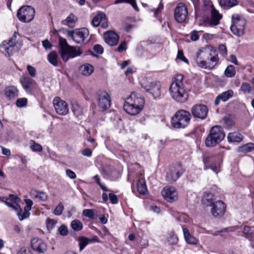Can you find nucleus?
Here are the masks:
<instances>
[{"instance_id":"5701e85b","label":"nucleus","mask_w":254,"mask_h":254,"mask_svg":"<svg viewBox=\"0 0 254 254\" xmlns=\"http://www.w3.org/2000/svg\"><path fill=\"white\" fill-rule=\"evenodd\" d=\"M7 198L5 204L11 207L17 214L18 211H20V206L18 204V202H19V198L16 195L10 194L9 195V198Z\"/></svg>"},{"instance_id":"20e7f679","label":"nucleus","mask_w":254,"mask_h":254,"mask_svg":"<svg viewBox=\"0 0 254 254\" xmlns=\"http://www.w3.org/2000/svg\"><path fill=\"white\" fill-rule=\"evenodd\" d=\"M225 133L219 126L212 127L205 140L207 147H213L219 144L225 138Z\"/></svg>"},{"instance_id":"e433bc0d","label":"nucleus","mask_w":254,"mask_h":254,"mask_svg":"<svg viewBox=\"0 0 254 254\" xmlns=\"http://www.w3.org/2000/svg\"><path fill=\"white\" fill-rule=\"evenodd\" d=\"M105 14L104 13H100L94 17L92 21L93 26L97 27L100 25L103 20H105Z\"/></svg>"},{"instance_id":"1a4fd4ad","label":"nucleus","mask_w":254,"mask_h":254,"mask_svg":"<svg viewBox=\"0 0 254 254\" xmlns=\"http://www.w3.org/2000/svg\"><path fill=\"white\" fill-rule=\"evenodd\" d=\"M16 32L14 36L8 41H4L0 45L1 48H3L9 56H12L18 52L20 49V45L16 39Z\"/></svg>"},{"instance_id":"0e129e2a","label":"nucleus","mask_w":254,"mask_h":254,"mask_svg":"<svg viewBox=\"0 0 254 254\" xmlns=\"http://www.w3.org/2000/svg\"><path fill=\"white\" fill-rule=\"evenodd\" d=\"M163 8V5L162 3L160 2L158 4V7L156 8L153 9V11L154 12V16H157V14L161 12Z\"/></svg>"},{"instance_id":"6e6d98bb","label":"nucleus","mask_w":254,"mask_h":254,"mask_svg":"<svg viewBox=\"0 0 254 254\" xmlns=\"http://www.w3.org/2000/svg\"><path fill=\"white\" fill-rule=\"evenodd\" d=\"M109 198L113 204H116L118 202L117 196L114 193H110L109 194Z\"/></svg>"},{"instance_id":"603ef678","label":"nucleus","mask_w":254,"mask_h":254,"mask_svg":"<svg viewBox=\"0 0 254 254\" xmlns=\"http://www.w3.org/2000/svg\"><path fill=\"white\" fill-rule=\"evenodd\" d=\"M241 90L244 93H250L251 91L250 85L248 83H244L241 85Z\"/></svg>"},{"instance_id":"ddd939ff","label":"nucleus","mask_w":254,"mask_h":254,"mask_svg":"<svg viewBox=\"0 0 254 254\" xmlns=\"http://www.w3.org/2000/svg\"><path fill=\"white\" fill-rule=\"evenodd\" d=\"M210 15L204 20V24L207 26H215L220 23V20L222 18V15L220 14L214 6H211Z\"/></svg>"},{"instance_id":"9d476101","label":"nucleus","mask_w":254,"mask_h":254,"mask_svg":"<svg viewBox=\"0 0 254 254\" xmlns=\"http://www.w3.org/2000/svg\"><path fill=\"white\" fill-rule=\"evenodd\" d=\"M185 169L181 164H176L171 166L167 172L166 179L170 182L176 181L184 173Z\"/></svg>"},{"instance_id":"4468645a","label":"nucleus","mask_w":254,"mask_h":254,"mask_svg":"<svg viewBox=\"0 0 254 254\" xmlns=\"http://www.w3.org/2000/svg\"><path fill=\"white\" fill-rule=\"evenodd\" d=\"M188 14V8L185 3H179L174 10V17L178 23H182L187 19Z\"/></svg>"},{"instance_id":"f03ea898","label":"nucleus","mask_w":254,"mask_h":254,"mask_svg":"<svg viewBox=\"0 0 254 254\" xmlns=\"http://www.w3.org/2000/svg\"><path fill=\"white\" fill-rule=\"evenodd\" d=\"M144 99L139 94L132 92L130 96L125 100L124 110L130 115H136L142 110Z\"/></svg>"},{"instance_id":"5fc2aeb1","label":"nucleus","mask_w":254,"mask_h":254,"mask_svg":"<svg viewBox=\"0 0 254 254\" xmlns=\"http://www.w3.org/2000/svg\"><path fill=\"white\" fill-rule=\"evenodd\" d=\"M66 175L71 179H75L76 178V174L70 169H66L65 170Z\"/></svg>"},{"instance_id":"de8ad7c7","label":"nucleus","mask_w":254,"mask_h":254,"mask_svg":"<svg viewBox=\"0 0 254 254\" xmlns=\"http://www.w3.org/2000/svg\"><path fill=\"white\" fill-rule=\"evenodd\" d=\"M64 209V206L62 203L60 202L54 210V213L55 215H61Z\"/></svg>"},{"instance_id":"37998d69","label":"nucleus","mask_w":254,"mask_h":254,"mask_svg":"<svg viewBox=\"0 0 254 254\" xmlns=\"http://www.w3.org/2000/svg\"><path fill=\"white\" fill-rule=\"evenodd\" d=\"M72 111L76 117H78L82 114V108L77 104L72 105Z\"/></svg>"},{"instance_id":"473e14b6","label":"nucleus","mask_w":254,"mask_h":254,"mask_svg":"<svg viewBox=\"0 0 254 254\" xmlns=\"http://www.w3.org/2000/svg\"><path fill=\"white\" fill-rule=\"evenodd\" d=\"M80 70L83 75L89 76L94 71V67L89 64H85L81 66Z\"/></svg>"},{"instance_id":"7ed1b4c3","label":"nucleus","mask_w":254,"mask_h":254,"mask_svg":"<svg viewBox=\"0 0 254 254\" xmlns=\"http://www.w3.org/2000/svg\"><path fill=\"white\" fill-rule=\"evenodd\" d=\"M59 53L64 62L82 54V52L79 47L69 46L66 40L62 37L59 38Z\"/></svg>"},{"instance_id":"13d9d810","label":"nucleus","mask_w":254,"mask_h":254,"mask_svg":"<svg viewBox=\"0 0 254 254\" xmlns=\"http://www.w3.org/2000/svg\"><path fill=\"white\" fill-rule=\"evenodd\" d=\"M93 49H94V51L98 54H101L103 53L104 49L102 47V46H101L100 45H98V44L95 45L94 46Z\"/></svg>"},{"instance_id":"6e6552de","label":"nucleus","mask_w":254,"mask_h":254,"mask_svg":"<svg viewBox=\"0 0 254 254\" xmlns=\"http://www.w3.org/2000/svg\"><path fill=\"white\" fill-rule=\"evenodd\" d=\"M232 24L230 27L231 32L233 34L241 37L245 33L246 20L243 16L235 14L232 16Z\"/></svg>"},{"instance_id":"2f4dec72","label":"nucleus","mask_w":254,"mask_h":254,"mask_svg":"<svg viewBox=\"0 0 254 254\" xmlns=\"http://www.w3.org/2000/svg\"><path fill=\"white\" fill-rule=\"evenodd\" d=\"M77 20V18L74 14L71 13L65 19L62 21V23L70 27H73Z\"/></svg>"},{"instance_id":"f704fd0d","label":"nucleus","mask_w":254,"mask_h":254,"mask_svg":"<svg viewBox=\"0 0 254 254\" xmlns=\"http://www.w3.org/2000/svg\"><path fill=\"white\" fill-rule=\"evenodd\" d=\"M137 189L140 194H145L147 191L145 181L143 178L138 179L137 183Z\"/></svg>"},{"instance_id":"a878e982","label":"nucleus","mask_w":254,"mask_h":254,"mask_svg":"<svg viewBox=\"0 0 254 254\" xmlns=\"http://www.w3.org/2000/svg\"><path fill=\"white\" fill-rule=\"evenodd\" d=\"M4 94L8 99L11 100L18 96V90L15 86H9L5 88Z\"/></svg>"},{"instance_id":"39448f33","label":"nucleus","mask_w":254,"mask_h":254,"mask_svg":"<svg viewBox=\"0 0 254 254\" xmlns=\"http://www.w3.org/2000/svg\"><path fill=\"white\" fill-rule=\"evenodd\" d=\"M211 52L208 48H203L196 54L194 59L196 65L202 68L211 69L214 65L209 62Z\"/></svg>"},{"instance_id":"f3484780","label":"nucleus","mask_w":254,"mask_h":254,"mask_svg":"<svg viewBox=\"0 0 254 254\" xmlns=\"http://www.w3.org/2000/svg\"><path fill=\"white\" fill-rule=\"evenodd\" d=\"M211 206V213L214 217L220 218L226 211V206L221 200L215 201Z\"/></svg>"},{"instance_id":"09e8293b","label":"nucleus","mask_w":254,"mask_h":254,"mask_svg":"<svg viewBox=\"0 0 254 254\" xmlns=\"http://www.w3.org/2000/svg\"><path fill=\"white\" fill-rule=\"evenodd\" d=\"M223 124L227 127H230L234 125V121L229 117H225L223 119Z\"/></svg>"},{"instance_id":"49530a36","label":"nucleus","mask_w":254,"mask_h":254,"mask_svg":"<svg viewBox=\"0 0 254 254\" xmlns=\"http://www.w3.org/2000/svg\"><path fill=\"white\" fill-rule=\"evenodd\" d=\"M95 210L94 209H86L83 211V215L87 217L93 219L95 215Z\"/></svg>"},{"instance_id":"c756f323","label":"nucleus","mask_w":254,"mask_h":254,"mask_svg":"<svg viewBox=\"0 0 254 254\" xmlns=\"http://www.w3.org/2000/svg\"><path fill=\"white\" fill-rule=\"evenodd\" d=\"M243 138V135L238 132L229 133L227 136V139L229 142H241Z\"/></svg>"},{"instance_id":"8fccbe9b","label":"nucleus","mask_w":254,"mask_h":254,"mask_svg":"<svg viewBox=\"0 0 254 254\" xmlns=\"http://www.w3.org/2000/svg\"><path fill=\"white\" fill-rule=\"evenodd\" d=\"M27 104V99L26 98H19L17 100L16 104L18 107H23Z\"/></svg>"},{"instance_id":"a211bd4d","label":"nucleus","mask_w":254,"mask_h":254,"mask_svg":"<svg viewBox=\"0 0 254 254\" xmlns=\"http://www.w3.org/2000/svg\"><path fill=\"white\" fill-rule=\"evenodd\" d=\"M208 111V108L205 105L196 104L192 107L191 111L194 117L204 119L207 115Z\"/></svg>"},{"instance_id":"69168bd1","label":"nucleus","mask_w":254,"mask_h":254,"mask_svg":"<svg viewBox=\"0 0 254 254\" xmlns=\"http://www.w3.org/2000/svg\"><path fill=\"white\" fill-rule=\"evenodd\" d=\"M218 61L219 58L217 56H213L212 57L211 56L209 58V62L212 63L214 66L215 65L218 63Z\"/></svg>"},{"instance_id":"393cba45","label":"nucleus","mask_w":254,"mask_h":254,"mask_svg":"<svg viewBox=\"0 0 254 254\" xmlns=\"http://www.w3.org/2000/svg\"><path fill=\"white\" fill-rule=\"evenodd\" d=\"M233 91L232 90H228L222 92L216 97L215 100V105H218L221 101L223 102L227 101L233 96Z\"/></svg>"},{"instance_id":"6ab92c4d","label":"nucleus","mask_w":254,"mask_h":254,"mask_svg":"<svg viewBox=\"0 0 254 254\" xmlns=\"http://www.w3.org/2000/svg\"><path fill=\"white\" fill-rule=\"evenodd\" d=\"M161 193L164 199L168 202H172L178 199V192L174 187H165Z\"/></svg>"},{"instance_id":"c03bdc74","label":"nucleus","mask_w":254,"mask_h":254,"mask_svg":"<svg viewBox=\"0 0 254 254\" xmlns=\"http://www.w3.org/2000/svg\"><path fill=\"white\" fill-rule=\"evenodd\" d=\"M79 246L80 251H81L89 243V239L86 237H79L78 238Z\"/></svg>"},{"instance_id":"e2e57ef3","label":"nucleus","mask_w":254,"mask_h":254,"mask_svg":"<svg viewBox=\"0 0 254 254\" xmlns=\"http://www.w3.org/2000/svg\"><path fill=\"white\" fill-rule=\"evenodd\" d=\"M42 45L46 50L50 49L52 47V44L48 40L43 41Z\"/></svg>"},{"instance_id":"864d4df0","label":"nucleus","mask_w":254,"mask_h":254,"mask_svg":"<svg viewBox=\"0 0 254 254\" xmlns=\"http://www.w3.org/2000/svg\"><path fill=\"white\" fill-rule=\"evenodd\" d=\"M199 38L198 32L196 30L192 31L190 33V39L192 41H196Z\"/></svg>"},{"instance_id":"052dcab7","label":"nucleus","mask_w":254,"mask_h":254,"mask_svg":"<svg viewBox=\"0 0 254 254\" xmlns=\"http://www.w3.org/2000/svg\"><path fill=\"white\" fill-rule=\"evenodd\" d=\"M81 154L84 156L90 157L92 156V152L90 149L87 148L82 151Z\"/></svg>"},{"instance_id":"774afa93","label":"nucleus","mask_w":254,"mask_h":254,"mask_svg":"<svg viewBox=\"0 0 254 254\" xmlns=\"http://www.w3.org/2000/svg\"><path fill=\"white\" fill-rule=\"evenodd\" d=\"M17 254H32V253L30 250L22 248L18 251Z\"/></svg>"},{"instance_id":"4d7b16f0","label":"nucleus","mask_w":254,"mask_h":254,"mask_svg":"<svg viewBox=\"0 0 254 254\" xmlns=\"http://www.w3.org/2000/svg\"><path fill=\"white\" fill-rule=\"evenodd\" d=\"M27 70L28 71L29 74L32 77H34L36 76V69L34 67H33L30 65H27Z\"/></svg>"},{"instance_id":"2eb2a0df","label":"nucleus","mask_w":254,"mask_h":254,"mask_svg":"<svg viewBox=\"0 0 254 254\" xmlns=\"http://www.w3.org/2000/svg\"><path fill=\"white\" fill-rule=\"evenodd\" d=\"M97 95L98 107L102 111L109 109L111 106V98L108 93L104 91H100Z\"/></svg>"},{"instance_id":"423d86ee","label":"nucleus","mask_w":254,"mask_h":254,"mask_svg":"<svg viewBox=\"0 0 254 254\" xmlns=\"http://www.w3.org/2000/svg\"><path fill=\"white\" fill-rule=\"evenodd\" d=\"M140 84L141 88L154 99L160 98L162 87L159 82H151L148 79L143 78L140 81Z\"/></svg>"},{"instance_id":"dca6fc26","label":"nucleus","mask_w":254,"mask_h":254,"mask_svg":"<svg viewBox=\"0 0 254 254\" xmlns=\"http://www.w3.org/2000/svg\"><path fill=\"white\" fill-rule=\"evenodd\" d=\"M56 112L60 115H65L68 112V107L67 103L60 97H55L53 101Z\"/></svg>"},{"instance_id":"bf43d9fd","label":"nucleus","mask_w":254,"mask_h":254,"mask_svg":"<svg viewBox=\"0 0 254 254\" xmlns=\"http://www.w3.org/2000/svg\"><path fill=\"white\" fill-rule=\"evenodd\" d=\"M127 49V43L125 41H124L121 43V44L118 47L117 51L120 53H122L124 51Z\"/></svg>"},{"instance_id":"3c124183","label":"nucleus","mask_w":254,"mask_h":254,"mask_svg":"<svg viewBox=\"0 0 254 254\" xmlns=\"http://www.w3.org/2000/svg\"><path fill=\"white\" fill-rule=\"evenodd\" d=\"M59 232L62 236H66L68 234L67 228L64 225L61 226L59 228Z\"/></svg>"},{"instance_id":"9b49d317","label":"nucleus","mask_w":254,"mask_h":254,"mask_svg":"<svg viewBox=\"0 0 254 254\" xmlns=\"http://www.w3.org/2000/svg\"><path fill=\"white\" fill-rule=\"evenodd\" d=\"M35 16V9L30 6L25 5L20 8L17 13L18 19L23 22L31 21Z\"/></svg>"},{"instance_id":"412c9836","label":"nucleus","mask_w":254,"mask_h":254,"mask_svg":"<svg viewBox=\"0 0 254 254\" xmlns=\"http://www.w3.org/2000/svg\"><path fill=\"white\" fill-rule=\"evenodd\" d=\"M24 202L26 203V206L24 207V210H22L20 207V211H18L17 213V215L20 221L29 217L30 214L29 211L31 210L33 204V201L30 199H25Z\"/></svg>"},{"instance_id":"bb28decb","label":"nucleus","mask_w":254,"mask_h":254,"mask_svg":"<svg viewBox=\"0 0 254 254\" xmlns=\"http://www.w3.org/2000/svg\"><path fill=\"white\" fill-rule=\"evenodd\" d=\"M211 158L209 157H205L203 158V161L204 164L205 169L207 168L210 167L214 172L216 173H218L219 171V165H218L216 163H212L210 164Z\"/></svg>"},{"instance_id":"c85d7f7f","label":"nucleus","mask_w":254,"mask_h":254,"mask_svg":"<svg viewBox=\"0 0 254 254\" xmlns=\"http://www.w3.org/2000/svg\"><path fill=\"white\" fill-rule=\"evenodd\" d=\"M30 195L33 198L39 200L45 201L48 199L47 194L43 191H37L36 190H32Z\"/></svg>"},{"instance_id":"4be33fe9","label":"nucleus","mask_w":254,"mask_h":254,"mask_svg":"<svg viewBox=\"0 0 254 254\" xmlns=\"http://www.w3.org/2000/svg\"><path fill=\"white\" fill-rule=\"evenodd\" d=\"M104 38L105 42L111 46L116 45L119 39V35L116 32L112 31L104 33Z\"/></svg>"},{"instance_id":"680f3d73","label":"nucleus","mask_w":254,"mask_h":254,"mask_svg":"<svg viewBox=\"0 0 254 254\" xmlns=\"http://www.w3.org/2000/svg\"><path fill=\"white\" fill-rule=\"evenodd\" d=\"M219 51L220 53L223 55L225 56L227 54V50L226 46L224 45H221L219 46L218 48Z\"/></svg>"},{"instance_id":"b1692460","label":"nucleus","mask_w":254,"mask_h":254,"mask_svg":"<svg viewBox=\"0 0 254 254\" xmlns=\"http://www.w3.org/2000/svg\"><path fill=\"white\" fill-rule=\"evenodd\" d=\"M184 237L186 242L190 245H196L198 241L190 233L189 230L184 227H182Z\"/></svg>"},{"instance_id":"aec40b11","label":"nucleus","mask_w":254,"mask_h":254,"mask_svg":"<svg viewBox=\"0 0 254 254\" xmlns=\"http://www.w3.org/2000/svg\"><path fill=\"white\" fill-rule=\"evenodd\" d=\"M31 246L34 251L40 254L45 253L47 250L46 244L42 240L37 238L32 239Z\"/></svg>"},{"instance_id":"79ce46f5","label":"nucleus","mask_w":254,"mask_h":254,"mask_svg":"<svg viewBox=\"0 0 254 254\" xmlns=\"http://www.w3.org/2000/svg\"><path fill=\"white\" fill-rule=\"evenodd\" d=\"M168 241L171 245H175L178 243V238L174 232H170L168 234L167 237Z\"/></svg>"},{"instance_id":"4c0bfd02","label":"nucleus","mask_w":254,"mask_h":254,"mask_svg":"<svg viewBox=\"0 0 254 254\" xmlns=\"http://www.w3.org/2000/svg\"><path fill=\"white\" fill-rule=\"evenodd\" d=\"M219 3L221 6L230 8L236 5L237 4V1L236 0H220Z\"/></svg>"},{"instance_id":"338daca9","label":"nucleus","mask_w":254,"mask_h":254,"mask_svg":"<svg viewBox=\"0 0 254 254\" xmlns=\"http://www.w3.org/2000/svg\"><path fill=\"white\" fill-rule=\"evenodd\" d=\"M56 224V222L53 219H48L47 220V227L48 229L52 228Z\"/></svg>"},{"instance_id":"f257e3e1","label":"nucleus","mask_w":254,"mask_h":254,"mask_svg":"<svg viewBox=\"0 0 254 254\" xmlns=\"http://www.w3.org/2000/svg\"><path fill=\"white\" fill-rule=\"evenodd\" d=\"M184 76L181 74L176 75L169 87L171 97L176 101L184 103L187 101L188 94L183 83Z\"/></svg>"},{"instance_id":"f8f14e48","label":"nucleus","mask_w":254,"mask_h":254,"mask_svg":"<svg viewBox=\"0 0 254 254\" xmlns=\"http://www.w3.org/2000/svg\"><path fill=\"white\" fill-rule=\"evenodd\" d=\"M67 34L75 43L82 44L84 42L85 39L89 36V33L87 29L83 28L74 31H68Z\"/></svg>"},{"instance_id":"72a5a7b5","label":"nucleus","mask_w":254,"mask_h":254,"mask_svg":"<svg viewBox=\"0 0 254 254\" xmlns=\"http://www.w3.org/2000/svg\"><path fill=\"white\" fill-rule=\"evenodd\" d=\"M21 83L23 87L26 90H29L35 83V81L32 79L28 77H24L21 80Z\"/></svg>"},{"instance_id":"58836bf2","label":"nucleus","mask_w":254,"mask_h":254,"mask_svg":"<svg viewBox=\"0 0 254 254\" xmlns=\"http://www.w3.org/2000/svg\"><path fill=\"white\" fill-rule=\"evenodd\" d=\"M224 74L227 77H234L236 74V70L233 65H228L224 71Z\"/></svg>"},{"instance_id":"7c9ffc66","label":"nucleus","mask_w":254,"mask_h":254,"mask_svg":"<svg viewBox=\"0 0 254 254\" xmlns=\"http://www.w3.org/2000/svg\"><path fill=\"white\" fill-rule=\"evenodd\" d=\"M47 59L48 62L53 65L57 66L59 64V56L58 53L56 51L50 52L48 56Z\"/></svg>"},{"instance_id":"0eeeda50","label":"nucleus","mask_w":254,"mask_h":254,"mask_svg":"<svg viewBox=\"0 0 254 254\" xmlns=\"http://www.w3.org/2000/svg\"><path fill=\"white\" fill-rule=\"evenodd\" d=\"M190 116V114L187 111H177L172 119V126L176 128H185L189 124Z\"/></svg>"},{"instance_id":"ea45409f","label":"nucleus","mask_w":254,"mask_h":254,"mask_svg":"<svg viewBox=\"0 0 254 254\" xmlns=\"http://www.w3.org/2000/svg\"><path fill=\"white\" fill-rule=\"evenodd\" d=\"M29 146L30 149L34 152H40L43 149L42 146L40 144L36 143L33 140H31L29 141Z\"/></svg>"},{"instance_id":"a19ab883","label":"nucleus","mask_w":254,"mask_h":254,"mask_svg":"<svg viewBox=\"0 0 254 254\" xmlns=\"http://www.w3.org/2000/svg\"><path fill=\"white\" fill-rule=\"evenodd\" d=\"M71 227L75 231H79L82 229V223L78 220L75 219L71 222Z\"/></svg>"},{"instance_id":"cd10ccee","label":"nucleus","mask_w":254,"mask_h":254,"mask_svg":"<svg viewBox=\"0 0 254 254\" xmlns=\"http://www.w3.org/2000/svg\"><path fill=\"white\" fill-rule=\"evenodd\" d=\"M214 195L212 193L206 192L203 194L202 199V203L207 206H212L214 203Z\"/></svg>"},{"instance_id":"c9c22d12","label":"nucleus","mask_w":254,"mask_h":254,"mask_svg":"<svg viewBox=\"0 0 254 254\" xmlns=\"http://www.w3.org/2000/svg\"><path fill=\"white\" fill-rule=\"evenodd\" d=\"M254 149V143H248L243 146H240L238 148V151L240 153H248Z\"/></svg>"},{"instance_id":"a18cd8bd","label":"nucleus","mask_w":254,"mask_h":254,"mask_svg":"<svg viewBox=\"0 0 254 254\" xmlns=\"http://www.w3.org/2000/svg\"><path fill=\"white\" fill-rule=\"evenodd\" d=\"M124 2L130 4L135 9H137V5L135 0H116L114 1V3L115 4H117Z\"/></svg>"}]
</instances>
